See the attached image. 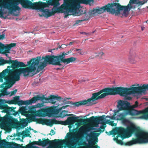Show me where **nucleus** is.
I'll return each instance as SVG.
<instances>
[{"instance_id":"42","label":"nucleus","mask_w":148,"mask_h":148,"mask_svg":"<svg viewBox=\"0 0 148 148\" xmlns=\"http://www.w3.org/2000/svg\"><path fill=\"white\" fill-rule=\"evenodd\" d=\"M147 1H139L138 0V1L137 4H138L139 5H142L144 4H145V3H146Z\"/></svg>"},{"instance_id":"17","label":"nucleus","mask_w":148,"mask_h":148,"mask_svg":"<svg viewBox=\"0 0 148 148\" xmlns=\"http://www.w3.org/2000/svg\"><path fill=\"white\" fill-rule=\"evenodd\" d=\"M5 100L0 99V109L3 110L1 112L5 113L7 114H10V112H12L13 115H15L18 114V112H15L14 109L16 108L13 107H9L8 105L4 104Z\"/></svg>"},{"instance_id":"29","label":"nucleus","mask_w":148,"mask_h":148,"mask_svg":"<svg viewBox=\"0 0 148 148\" xmlns=\"http://www.w3.org/2000/svg\"><path fill=\"white\" fill-rule=\"evenodd\" d=\"M76 60L77 58H76L71 57L67 58L65 59L64 60H62V61H61V62H63L64 64H67L70 63L74 62Z\"/></svg>"},{"instance_id":"2","label":"nucleus","mask_w":148,"mask_h":148,"mask_svg":"<svg viewBox=\"0 0 148 148\" xmlns=\"http://www.w3.org/2000/svg\"><path fill=\"white\" fill-rule=\"evenodd\" d=\"M117 108L118 109L112 111L113 113H110V116H106V120H129L127 119L126 116L129 114L131 116L142 114L139 118L145 120L148 119V108L141 111H138L134 109L138 106V101L135 102V104L131 106L130 103L126 101L119 100L117 103Z\"/></svg>"},{"instance_id":"34","label":"nucleus","mask_w":148,"mask_h":148,"mask_svg":"<svg viewBox=\"0 0 148 148\" xmlns=\"http://www.w3.org/2000/svg\"><path fill=\"white\" fill-rule=\"evenodd\" d=\"M95 135L96 133L94 132L88 135V136L90 138V139L88 140V141L89 143L90 144L92 145L93 144L92 139L94 138V136Z\"/></svg>"},{"instance_id":"11","label":"nucleus","mask_w":148,"mask_h":148,"mask_svg":"<svg viewBox=\"0 0 148 148\" xmlns=\"http://www.w3.org/2000/svg\"><path fill=\"white\" fill-rule=\"evenodd\" d=\"M112 5V14H115V16L121 14L122 16L126 17L128 15V11L132 9V7L129 5L122 6L118 3H113Z\"/></svg>"},{"instance_id":"45","label":"nucleus","mask_w":148,"mask_h":148,"mask_svg":"<svg viewBox=\"0 0 148 148\" xmlns=\"http://www.w3.org/2000/svg\"><path fill=\"white\" fill-rule=\"evenodd\" d=\"M55 133L56 132L54 131V130L53 129H51L50 131V133L48 134L47 135H51V136H52L53 135L55 134Z\"/></svg>"},{"instance_id":"6","label":"nucleus","mask_w":148,"mask_h":148,"mask_svg":"<svg viewBox=\"0 0 148 148\" xmlns=\"http://www.w3.org/2000/svg\"><path fill=\"white\" fill-rule=\"evenodd\" d=\"M117 90L116 87L105 88L98 92L92 94L90 98L87 100H83L85 105L87 104L88 106H92L95 104L93 103L95 101L103 98L108 95L117 94Z\"/></svg>"},{"instance_id":"51","label":"nucleus","mask_w":148,"mask_h":148,"mask_svg":"<svg viewBox=\"0 0 148 148\" xmlns=\"http://www.w3.org/2000/svg\"><path fill=\"white\" fill-rule=\"evenodd\" d=\"M3 12L2 11L1 9H0V15H1V16H3Z\"/></svg>"},{"instance_id":"21","label":"nucleus","mask_w":148,"mask_h":148,"mask_svg":"<svg viewBox=\"0 0 148 148\" xmlns=\"http://www.w3.org/2000/svg\"><path fill=\"white\" fill-rule=\"evenodd\" d=\"M122 129H121V127L116 128L113 130H112L110 132V134L109 135H115L117 134L116 137L114 138L113 139L116 142L119 144L121 145H123V142L120 140L118 139L119 137H121L122 138V134H121Z\"/></svg>"},{"instance_id":"25","label":"nucleus","mask_w":148,"mask_h":148,"mask_svg":"<svg viewBox=\"0 0 148 148\" xmlns=\"http://www.w3.org/2000/svg\"><path fill=\"white\" fill-rule=\"evenodd\" d=\"M137 55L134 51H130L128 57L129 62L132 64H135L137 62Z\"/></svg>"},{"instance_id":"1","label":"nucleus","mask_w":148,"mask_h":148,"mask_svg":"<svg viewBox=\"0 0 148 148\" xmlns=\"http://www.w3.org/2000/svg\"><path fill=\"white\" fill-rule=\"evenodd\" d=\"M40 59V56L33 58L27 62V64L29 66L19 69L16 68L12 71L10 69L12 68V66H8L7 69L0 73V82H3V79L5 81L1 86V87L4 88L5 90L3 92H6V89L11 87L16 82L19 81L20 75H23L25 77L33 76L34 74L30 75V73L35 71L37 67H38Z\"/></svg>"},{"instance_id":"9","label":"nucleus","mask_w":148,"mask_h":148,"mask_svg":"<svg viewBox=\"0 0 148 148\" xmlns=\"http://www.w3.org/2000/svg\"><path fill=\"white\" fill-rule=\"evenodd\" d=\"M62 105H58L57 106H46L47 112V116L49 117L63 118L66 116L74 115L73 114H67L68 111L66 110H62L59 114V112L62 110H59V112H57L56 111L61 108Z\"/></svg>"},{"instance_id":"46","label":"nucleus","mask_w":148,"mask_h":148,"mask_svg":"<svg viewBox=\"0 0 148 148\" xmlns=\"http://www.w3.org/2000/svg\"><path fill=\"white\" fill-rule=\"evenodd\" d=\"M97 54V55L96 56H101L102 55H104V53L103 52H98Z\"/></svg>"},{"instance_id":"61","label":"nucleus","mask_w":148,"mask_h":148,"mask_svg":"<svg viewBox=\"0 0 148 148\" xmlns=\"http://www.w3.org/2000/svg\"><path fill=\"white\" fill-rule=\"evenodd\" d=\"M76 51H81V49H76V50H75Z\"/></svg>"},{"instance_id":"30","label":"nucleus","mask_w":148,"mask_h":148,"mask_svg":"<svg viewBox=\"0 0 148 148\" xmlns=\"http://www.w3.org/2000/svg\"><path fill=\"white\" fill-rule=\"evenodd\" d=\"M41 11L43 13V16L47 18L53 15V11H50L49 9H46Z\"/></svg>"},{"instance_id":"54","label":"nucleus","mask_w":148,"mask_h":148,"mask_svg":"<svg viewBox=\"0 0 148 148\" xmlns=\"http://www.w3.org/2000/svg\"><path fill=\"white\" fill-rule=\"evenodd\" d=\"M126 99L129 100H131L132 99V97H127Z\"/></svg>"},{"instance_id":"37","label":"nucleus","mask_w":148,"mask_h":148,"mask_svg":"<svg viewBox=\"0 0 148 148\" xmlns=\"http://www.w3.org/2000/svg\"><path fill=\"white\" fill-rule=\"evenodd\" d=\"M106 126L105 124H103L101 125L100 126L99 128V130H98L97 131L100 132H103Z\"/></svg>"},{"instance_id":"8","label":"nucleus","mask_w":148,"mask_h":148,"mask_svg":"<svg viewBox=\"0 0 148 148\" xmlns=\"http://www.w3.org/2000/svg\"><path fill=\"white\" fill-rule=\"evenodd\" d=\"M46 110V106L40 108L36 110H33L30 107L28 112L25 115L27 117V119H21L19 116L20 120H56L55 119H36V117L44 118L47 116V114Z\"/></svg>"},{"instance_id":"50","label":"nucleus","mask_w":148,"mask_h":148,"mask_svg":"<svg viewBox=\"0 0 148 148\" xmlns=\"http://www.w3.org/2000/svg\"><path fill=\"white\" fill-rule=\"evenodd\" d=\"M23 131L22 133H21V132H18L17 133V136L19 137L21 135H23Z\"/></svg>"},{"instance_id":"3","label":"nucleus","mask_w":148,"mask_h":148,"mask_svg":"<svg viewBox=\"0 0 148 148\" xmlns=\"http://www.w3.org/2000/svg\"><path fill=\"white\" fill-rule=\"evenodd\" d=\"M122 129L121 134H122V139L123 140L126 137L125 136V134H126L130 136L132 134L135 133L136 138H133L132 140L127 142H123V145L125 146H131L134 144L138 143H143L145 142L144 140L146 137L147 132L143 131L140 129L136 127L135 126L131 125L128 127L126 129L121 127Z\"/></svg>"},{"instance_id":"31","label":"nucleus","mask_w":148,"mask_h":148,"mask_svg":"<svg viewBox=\"0 0 148 148\" xmlns=\"http://www.w3.org/2000/svg\"><path fill=\"white\" fill-rule=\"evenodd\" d=\"M10 145V143L7 141L5 140H2L0 141V146L1 148H6Z\"/></svg>"},{"instance_id":"22","label":"nucleus","mask_w":148,"mask_h":148,"mask_svg":"<svg viewBox=\"0 0 148 148\" xmlns=\"http://www.w3.org/2000/svg\"><path fill=\"white\" fill-rule=\"evenodd\" d=\"M19 2L22 7L26 9L36 8V3H32L29 0H19Z\"/></svg>"},{"instance_id":"59","label":"nucleus","mask_w":148,"mask_h":148,"mask_svg":"<svg viewBox=\"0 0 148 148\" xmlns=\"http://www.w3.org/2000/svg\"><path fill=\"white\" fill-rule=\"evenodd\" d=\"M67 136H68V137L70 136H71V134L69 133H67Z\"/></svg>"},{"instance_id":"58","label":"nucleus","mask_w":148,"mask_h":148,"mask_svg":"<svg viewBox=\"0 0 148 148\" xmlns=\"http://www.w3.org/2000/svg\"><path fill=\"white\" fill-rule=\"evenodd\" d=\"M145 138H148V132H147V133H146V137Z\"/></svg>"},{"instance_id":"62","label":"nucleus","mask_w":148,"mask_h":148,"mask_svg":"<svg viewBox=\"0 0 148 148\" xmlns=\"http://www.w3.org/2000/svg\"><path fill=\"white\" fill-rule=\"evenodd\" d=\"M73 42H70V43H69V45H71L72 44H73Z\"/></svg>"},{"instance_id":"20","label":"nucleus","mask_w":148,"mask_h":148,"mask_svg":"<svg viewBox=\"0 0 148 148\" xmlns=\"http://www.w3.org/2000/svg\"><path fill=\"white\" fill-rule=\"evenodd\" d=\"M8 63L12 64V66L13 69L26 66V65L24 63L22 62H18L16 60H13L10 59L8 60L4 59L1 60V65Z\"/></svg>"},{"instance_id":"26","label":"nucleus","mask_w":148,"mask_h":148,"mask_svg":"<svg viewBox=\"0 0 148 148\" xmlns=\"http://www.w3.org/2000/svg\"><path fill=\"white\" fill-rule=\"evenodd\" d=\"M47 3L44 2H36V9H40V10H44V8L49 7V5L48 4L47 1Z\"/></svg>"},{"instance_id":"16","label":"nucleus","mask_w":148,"mask_h":148,"mask_svg":"<svg viewBox=\"0 0 148 148\" xmlns=\"http://www.w3.org/2000/svg\"><path fill=\"white\" fill-rule=\"evenodd\" d=\"M44 95H42V96H41L39 95H37L36 96L34 97L31 99L29 100L24 101L21 100H19L17 104H18V106L31 104L36 103L38 100L44 101Z\"/></svg>"},{"instance_id":"38","label":"nucleus","mask_w":148,"mask_h":148,"mask_svg":"<svg viewBox=\"0 0 148 148\" xmlns=\"http://www.w3.org/2000/svg\"><path fill=\"white\" fill-rule=\"evenodd\" d=\"M19 96H15L13 97V101L14 103L15 104H16L19 99Z\"/></svg>"},{"instance_id":"41","label":"nucleus","mask_w":148,"mask_h":148,"mask_svg":"<svg viewBox=\"0 0 148 148\" xmlns=\"http://www.w3.org/2000/svg\"><path fill=\"white\" fill-rule=\"evenodd\" d=\"M40 139H39L38 141H34L32 142L33 145H38L40 146Z\"/></svg>"},{"instance_id":"44","label":"nucleus","mask_w":148,"mask_h":148,"mask_svg":"<svg viewBox=\"0 0 148 148\" xmlns=\"http://www.w3.org/2000/svg\"><path fill=\"white\" fill-rule=\"evenodd\" d=\"M88 18V20L89 19V17H88V15L87 14H84L82 17V19H85V18Z\"/></svg>"},{"instance_id":"19","label":"nucleus","mask_w":148,"mask_h":148,"mask_svg":"<svg viewBox=\"0 0 148 148\" xmlns=\"http://www.w3.org/2000/svg\"><path fill=\"white\" fill-rule=\"evenodd\" d=\"M113 3H108L105 6H103L99 9H93L91 11V13L92 14H95L96 13L101 14L103 13L105 11L108 12H110L112 14V10L113 7L112 4Z\"/></svg>"},{"instance_id":"49","label":"nucleus","mask_w":148,"mask_h":148,"mask_svg":"<svg viewBox=\"0 0 148 148\" xmlns=\"http://www.w3.org/2000/svg\"><path fill=\"white\" fill-rule=\"evenodd\" d=\"M66 45L65 44H62L61 46L59 45L58 46V47L56 49L58 50V48H64V47H62L63 46H64V47H65Z\"/></svg>"},{"instance_id":"43","label":"nucleus","mask_w":148,"mask_h":148,"mask_svg":"<svg viewBox=\"0 0 148 148\" xmlns=\"http://www.w3.org/2000/svg\"><path fill=\"white\" fill-rule=\"evenodd\" d=\"M74 143L72 144H69L68 145V147L69 148H75V146L73 144Z\"/></svg>"},{"instance_id":"48","label":"nucleus","mask_w":148,"mask_h":148,"mask_svg":"<svg viewBox=\"0 0 148 148\" xmlns=\"http://www.w3.org/2000/svg\"><path fill=\"white\" fill-rule=\"evenodd\" d=\"M7 103L9 104H14V103L13 101V100H9L8 101Z\"/></svg>"},{"instance_id":"23","label":"nucleus","mask_w":148,"mask_h":148,"mask_svg":"<svg viewBox=\"0 0 148 148\" xmlns=\"http://www.w3.org/2000/svg\"><path fill=\"white\" fill-rule=\"evenodd\" d=\"M68 104H69V105H67L65 106H62L61 107V108L59 109L58 110L65 109L67 107H69L72 108H75L77 107H78L81 106L85 105L83 100L75 102H73V101H70L69 103ZM56 112H59V111L57 110Z\"/></svg>"},{"instance_id":"35","label":"nucleus","mask_w":148,"mask_h":148,"mask_svg":"<svg viewBox=\"0 0 148 148\" xmlns=\"http://www.w3.org/2000/svg\"><path fill=\"white\" fill-rule=\"evenodd\" d=\"M30 131L28 130H27L26 131H23L22 137L24 138L26 137H29L31 138V136L30 135Z\"/></svg>"},{"instance_id":"57","label":"nucleus","mask_w":148,"mask_h":148,"mask_svg":"<svg viewBox=\"0 0 148 148\" xmlns=\"http://www.w3.org/2000/svg\"><path fill=\"white\" fill-rule=\"evenodd\" d=\"M122 121V122L123 123H125L127 122H129L130 121Z\"/></svg>"},{"instance_id":"52","label":"nucleus","mask_w":148,"mask_h":148,"mask_svg":"<svg viewBox=\"0 0 148 148\" xmlns=\"http://www.w3.org/2000/svg\"><path fill=\"white\" fill-rule=\"evenodd\" d=\"M83 145L84 146H85L87 147H88L89 145H88L86 142H84L83 143Z\"/></svg>"},{"instance_id":"5","label":"nucleus","mask_w":148,"mask_h":148,"mask_svg":"<svg viewBox=\"0 0 148 148\" xmlns=\"http://www.w3.org/2000/svg\"><path fill=\"white\" fill-rule=\"evenodd\" d=\"M90 0H64V3L62 4L60 7H53L52 9L53 15L57 13L64 12L63 11L66 10L67 13L64 17L67 18L69 15L68 13L71 10H73L77 8V6H80V3H86Z\"/></svg>"},{"instance_id":"64","label":"nucleus","mask_w":148,"mask_h":148,"mask_svg":"<svg viewBox=\"0 0 148 148\" xmlns=\"http://www.w3.org/2000/svg\"><path fill=\"white\" fill-rule=\"evenodd\" d=\"M29 129L30 130H33V129H32V128L30 127H29Z\"/></svg>"},{"instance_id":"53","label":"nucleus","mask_w":148,"mask_h":148,"mask_svg":"<svg viewBox=\"0 0 148 148\" xmlns=\"http://www.w3.org/2000/svg\"><path fill=\"white\" fill-rule=\"evenodd\" d=\"M144 140L145 142H144L143 143H147L148 142V138H145Z\"/></svg>"},{"instance_id":"15","label":"nucleus","mask_w":148,"mask_h":148,"mask_svg":"<svg viewBox=\"0 0 148 148\" xmlns=\"http://www.w3.org/2000/svg\"><path fill=\"white\" fill-rule=\"evenodd\" d=\"M44 100L46 101V102H49L53 104H55L56 101L62 100L64 104H68L70 102V101H67L65 98H63L58 95H51L47 98L45 97L44 96Z\"/></svg>"},{"instance_id":"13","label":"nucleus","mask_w":148,"mask_h":148,"mask_svg":"<svg viewBox=\"0 0 148 148\" xmlns=\"http://www.w3.org/2000/svg\"><path fill=\"white\" fill-rule=\"evenodd\" d=\"M89 115L88 114L84 116H76V115H74L73 116H69L67 118L66 120H107L106 119V116L103 115L101 116H92L89 118H87L86 117Z\"/></svg>"},{"instance_id":"7","label":"nucleus","mask_w":148,"mask_h":148,"mask_svg":"<svg viewBox=\"0 0 148 148\" xmlns=\"http://www.w3.org/2000/svg\"><path fill=\"white\" fill-rule=\"evenodd\" d=\"M148 84H143L142 86H139V84H137L136 85H133L132 87L130 88H124L122 87H116V89L117 94L121 96L126 97L127 96L134 94H141L145 92L148 88H143V86H147Z\"/></svg>"},{"instance_id":"4","label":"nucleus","mask_w":148,"mask_h":148,"mask_svg":"<svg viewBox=\"0 0 148 148\" xmlns=\"http://www.w3.org/2000/svg\"><path fill=\"white\" fill-rule=\"evenodd\" d=\"M73 50V49H71L66 53L63 52L62 54L59 56L47 55L45 57L42 56V58L41 57L40 61H42L43 60H44V61L40 63V64L37 67V71L39 72L42 71L48 64L61 65V61L65 59V56L71 53Z\"/></svg>"},{"instance_id":"32","label":"nucleus","mask_w":148,"mask_h":148,"mask_svg":"<svg viewBox=\"0 0 148 148\" xmlns=\"http://www.w3.org/2000/svg\"><path fill=\"white\" fill-rule=\"evenodd\" d=\"M47 2L49 5H53V7L58 6L60 5L58 0H49Z\"/></svg>"},{"instance_id":"28","label":"nucleus","mask_w":148,"mask_h":148,"mask_svg":"<svg viewBox=\"0 0 148 148\" xmlns=\"http://www.w3.org/2000/svg\"><path fill=\"white\" fill-rule=\"evenodd\" d=\"M10 115H13L12 112H10V114H7L3 117L0 116V120H18L17 119L13 118Z\"/></svg>"},{"instance_id":"27","label":"nucleus","mask_w":148,"mask_h":148,"mask_svg":"<svg viewBox=\"0 0 148 148\" xmlns=\"http://www.w3.org/2000/svg\"><path fill=\"white\" fill-rule=\"evenodd\" d=\"M28 109V108L27 106H23L19 109L18 111L16 112L14 110L15 112H18V114L14 116H16L17 115L18 116H19L20 113H21L22 115H25L28 112V110L27 111Z\"/></svg>"},{"instance_id":"36","label":"nucleus","mask_w":148,"mask_h":148,"mask_svg":"<svg viewBox=\"0 0 148 148\" xmlns=\"http://www.w3.org/2000/svg\"><path fill=\"white\" fill-rule=\"evenodd\" d=\"M138 0H130L129 3L128 4V5H129V7H131L132 8H133L132 6L131 5V4H137Z\"/></svg>"},{"instance_id":"10","label":"nucleus","mask_w":148,"mask_h":148,"mask_svg":"<svg viewBox=\"0 0 148 148\" xmlns=\"http://www.w3.org/2000/svg\"><path fill=\"white\" fill-rule=\"evenodd\" d=\"M32 121L36 122V124L46 125L51 127L54 124H60V122L61 121H14L13 124L15 128L19 129L27 126L28 123Z\"/></svg>"},{"instance_id":"12","label":"nucleus","mask_w":148,"mask_h":148,"mask_svg":"<svg viewBox=\"0 0 148 148\" xmlns=\"http://www.w3.org/2000/svg\"><path fill=\"white\" fill-rule=\"evenodd\" d=\"M105 121L106 123L109 124L112 126H115L116 125V123H114V121H61L60 122V124L65 125H68V127L69 129H71L74 124L76 122L84 123V122H93L92 125L94 127H98V123L100 122H104Z\"/></svg>"},{"instance_id":"56","label":"nucleus","mask_w":148,"mask_h":148,"mask_svg":"<svg viewBox=\"0 0 148 148\" xmlns=\"http://www.w3.org/2000/svg\"><path fill=\"white\" fill-rule=\"evenodd\" d=\"M3 53L4 54H5L6 55V56H8V54H7L6 53H4V51H3Z\"/></svg>"},{"instance_id":"39","label":"nucleus","mask_w":148,"mask_h":148,"mask_svg":"<svg viewBox=\"0 0 148 148\" xmlns=\"http://www.w3.org/2000/svg\"><path fill=\"white\" fill-rule=\"evenodd\" d=\"M3 88V90L1 91V93H0V97H1L2 95L3 96H4L5 95H8L9 94V93H8L7 91V89H6V92H3V90H5V89H4V87H2Z\"/></svg>"},{"instance_id":"63","label":"nucleus","mask_w":148,"mask_h":148,"mask_svg":"<svg viewBox=\"0 0 148 148\" xmlns=\"http://www.w3.org/2000/svg\"><path fill=\"white\" fill-rule=\"evenodd\" d=\"M65 98H66V99H68V100H69V99H71V98H70V97H69V98L65 97Z\"/></svg>"},{"instance_id":"24","label":"nucleus","mask_w":148,"mask_h":148,"mask_svg":"<svg viewBox=\"0 0 148 148\" xmlns=\"http://www.w3.org/2000/svg\"><path fill=\"white\" fill-rule=\"evenodd\" d=\"M0 121V125L1 127L5 130L10 131V122L13 123L14 121Z\"/></svg>"},{"instance_id":"18","label":"nucleus","mask_w":148,"mask_h":148,"mask_svg":"<svg viewBox=\"0 0 148 148\" xmlns=\"http://www.w3.org/2000/svg\"><path fill=\"white\" fill-rule=\"evenodd\" d=\"M42 140L40 139V146L42 147H45L49 144V145H61L64 143L65 141L64 140L60 139H56L52 140H50L48 138H42Z\"/></svg>"},{"instance_id":"40","label":"nucleus","mask_w":148,"mask_h":148,"mask_svg":"<svg viewBox=\"0 0 148 148\" xmlns=\"http://www.w3.org/2000/svg\"><path fill=\"white\" fill-rule=\"evenodd\" d=\"M88 20V18H85V19H82L81 20H77L76 21L75 24H77L81 22H82L83 21H86Z\"/></svg>"},{"instance_id":"47","label":"nucleus","mask_w":148,"mask_h":148,"mask_svg":"<svg viewBox=\"0 0 148 148\" xmlns=\"http://www.w3.org/2000/svg\"><path fill=\"white\" fill-rule=\"evenodd\" d=\"M17 91V90H15L11 92L10 96H12L15 94Z\"/></svg>"},{"instance_id":"55","label":"nucleus","mask_w":148,"mask_h":148,"mask_svg":"<svg viewBox=\"0 0 148 148\" xmlns=\"http://www.w3.org/2000/svg\"><path fill=\"white\" fill-rule=\"evenodd\" d=\"M143 87L145 88L148 89V85H147V86H143Z\"/></svg>"},{"instance_id":"33","label":"nucleus","mask_w":148,"mask_h":148,"mask_svg":"<svg viewBox=\"0 0 148 148\" xmlns=\"http://www.w3.org/2000/svg\"><path fill=\"white\" fill-rule=\"evenodd\" d=\"M44 106V102H43L41 103H38L34 106H31V107H30L31 108H32V109L33 110H34V109L36 108H41L42 107H43Z\"/></svg>"},{"instance_id":"60","label":"nucleus","mask_w":148,"mask_h":148,"mask_svg":"<svg viewBox=\"0 0 148 148\" xmlns=\"http://www.w3.org/2000/svg\"><path fill=\"white\" fill-rule=\"evenodd\" d=\"M98 141L97 138H96L95 139V141L96 142H97Z\"/></svg>"},{"instance_id":"14","label":"nucleus","mask_w":148,"mask_h":148,"mask_svg":"<svg viewBox=\"0 0 148 148\" xmlns=\"http://www.w3.org/2000/svg\"><path fill=\"white\" fill-rule=\"evenodd\" d=\"M20 3L19 2L13 0H5V1L3 2L2 4L3 7L7 9L11 13L13 11L20 10L21 8L18 6Z\"/></svg>"}]
</instances>
